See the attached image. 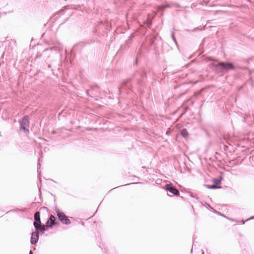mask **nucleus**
Listing matches in <instances>:
<instances>
[{"label": "nucleus", "instance_id": "1", "mask_svg": "<svg viewBox=\"0 0 254 254\" xmlns=\"http://www.w3.org/2000/svg\"><path fill=\"white\" fill-rule=\"evenodd\" d=\"M209 67L216 74L222 75L230 70H235V66L231 62H218L217 64L212 63L209 64Z\"/></svg>", "mask_w": 254, "mask_h": 254}, {"label": "nucleus", "instance_id": "2", "mask_svg": "<svg viewBox=\"0 0 254 254\" xmlns=\"http://www.w3.org/2000/svg\"><path fill=\"white\" fill-rule=\"evenodd\" d=\"M55 210L56 212L59 220L63 224L69 225L71 223L70 220L63 211L59 210L57 207H55Z\"/></svg>", "mask_w": 254, "mask_h": 254}, {"label": "nucleus", "instance_id": "3", "mask_svg": "<svg viewBox=\"0 0 254 254\" xmlns=\"http://www.w3.org/2000/svg\"><path fill=\"white\" fill-rule=\"evenodd\" d=\"M29 117L28 116H24L20 121V130L23 131L26 133H29Z\"/></svg>", "mask_w": 254, "mask_h": 254}, {"label": "nucleus", "instance_id": "4", "mask_svg": "<svg viewBox=\"0 0 254 254\" xmlns=\"http://www.w3.org/2000/svg\"><path fill=\"white\" fill-rule=\"evenodd\" d=\"M164 189L167 192H170L171 194H168V195H175L179 196L180 194V191L179 190L171 183L167 184L165 185Z\"/></svg>", "mask_w": 254, "mask_h": 254}, {"label": "nucleus", "instance_id": "5", "mask_svg": "<svg viewBox=\"0 0 254 254\" xmlns=\"http://www.w3.org/2000/svg\"><path fill=\"white\" fill-rule=\"evenodd\" d=\"M173 5L175 6V7L177 8H179L181 7V6L180 5V4L177 3H175L171 4L166 3L165 4H162L158 6L157 10L158 11V12H159V11H163L165 8H167V7H171Z\"/></svg>", "mask_w": 254, "mask_h": 254}, {"label": "nucleus", "instance_id": "6", "mask_svg": "<svg viewBox=\"0 0 254 254\" xmlns=\"http://www.w3.org/2000/svg\"><path fill=\"white\" fill-rule=\"evenodd\" d=\"M59 223L55 222V217L53 215H51L48 219L46 225L47 227L52 228L54 226L59 225Z\"/></svg>", "mask_w": 254, "mask_h": 254}, {"label": "nucleus", "instance_id": "7", "mask_svg": "<svg viewBox=\"0 0 254 254\" xmlns=\"http://www.w3.org/2000/svg\"><path fill=\"white\" fill-rule=\"evenodd\" d=\"M39 239V234L35 230L31 233L30 243L32 245H35L38 241Z\"/></svg>", "mask_w": 254, "mask_h": 254}, {"label": "nucleus", "instance_id": "8", "mask_svg": "<svg viewBox=\"0 0 254 254\" xmlns=\"http://www.w3.org/2000/svg\"><path fill=\"white\" fill-rule=\"evenodd\" d=\"M34 221L33 222V226L35 227L42 224L40 219V212L37 211L34 215Z\"/></svg>", "mask_w": 254, "mask_h": 254}, {"label": "nucleus", "instance_id": "9", "mask_svg": "<svg viewBox=\"0 0 254 254\" xmlns=\"http://www.w3.org/2000/svg\"><path fill=\"white\" fill-rule=\"evenodd\" d=\"M49 50H50L51 51H55L56 53H59L61 51L63 50V46L60 43H58V45H56L55 46L51 47L50 48H47L44 51V52H46L48 51Z\"/></svg>", "mask_w": 254, "mask_h": 254}, {"label": "nucleus", "instance_id": "10", "mask_svg": "<svg viewBox=\"0 0 254 254\" xmlns=\"http://www.w3.org/2000/svg\"><path fill=\"white\" fill-rule=\"evenodd\" d=\"M46 225H39V226L35 227V231H37L38 233L41 232L42 234H43L46 231Z\"/></svg>", "mask_w": 254, "mask_h": 254}, {"label": "nucleus", "instance_id": "11", "mask_svg": "<svg viewBox=\"0 0 254 254\" xmlns=\"http://www.w3.org/2000/svg\"><path fill=\"white\" fill-rule=\"evenodd\" d=\"M181 134L184 138H186L189 136V133L186 128H183L181 130Z\"/></svg>", "mask_w": 254, "mask_h": 254}, {"label": "nucleus", "instance_id": "12", "mask_svg": "<svg viewBox=\"0 0 254 254\" xmlns=\"http://www.w3.org/2000/svg\"><path fill=\"white\" fill-rule=\"evenodd\" d=\"M206 187L207 189H220L221 188V187L220 186H216L215 185H206Z\"/></svg>", "mask_w": 254, "mask_h": 254}, {"label": "nucleus", "instance_id": "13", "mask_svg": "<svg viewBox=\"0 0 254 254\" xmlns=\"http://www.w3.org/2000/svg\"><path fill=\"white\" fill-rule=\"evenodd\" d=\"M130 81H131L130 78L126 79L123 81V82L122 83V85L127 86L128 88H129V86L128 85V84L130 82Z\"/></svg>", "mask_w": 254, "mask_h": 254}, {"label": "nucleus", "instance_id": "14", "mask_svg": "<svg viewBox=\"0 0 254 254\" xmlns=\"http://www.w3.org/2000/svg\"><path fill=\"white\" fill-rule=\"evenodd\" d=\"M222 180V177H220V179H216V178L213 179L214 185L218 186L221 183Z\"/></svg>", "mask_w": 254, "mask_h": 254}, {"label": "nucleus", "instance_id": "15", "mask_svg": "<svg viewBox=\"0 0 254 254\" xmlns=\"http://www.w3.org/2000/svg\"><path fill=\"white\" fill-rule=\"evenodd\" d=\"M144 23L146 24L148 26V27H149L152 24V20L148 18L146 21L144 22Z\"/></svg>", "mask_w": 254, "mask_h": 254}, {"label": "nucleus", "instance_id": "16", "mask_svg": "<svg viewBox=\"0 0 254 254\" xmlns=\"http://www.w3.org/2000/svg\"><path fill=\"white\" fill-rule=\"evenodd\" d=\"M42 157V155L41 154H40L39 156L38 159V169H37L38 173H40V172L39 170L40 169V166H41L40 157Z\"/></svg>", "mask_w": 254, "mask_h": 254}, {"label": "nucleus", "instance_id": "17", "mask_svg": "<svg viewBox=\"0 0 254 254\" xmlns=\"http://www.w3.org/2000/svg\"><path fill=\"white\" fill-rule=\"evenodd\" d=\"M205 60L206 62H208V61H213V62H218V60H217V59H215L212 57H208L207 58L205 59Z\"/></svg>", "mask_w": 254, "mask_h": 254}, {"label": "nucleus", "instance_id": "18", "mask_svg": "<svg viewBox=\"0 0 254 254\" xmlns=\"http://www.w3.org/2000/svg\"><path fill=\"white\" fill-rule=\"evenodd\" d=\"M171 37H172V40L174 42L175 44L176 45H177V42L176 39V38L175 37V34H174V31H172V32L171 33Z\"/></svg>", "mask_w": 254, "mask_h": 254}, {"label": "nucleus", "instance_id": "19", "mask_svg": "<svg viewBox=\"0 0 254 254\" xmlns=\"http://www.w3.org/2000/svg\"><path fill=\"white\" fill-rule=\"evenodd\" d=\"M203 90V89H201L200 91L194 92L192 97H196L199 95Z\"/></svg>", "mask_w": 254, "mask_h": 254}, {"label": "nucleus", "instance_id": "20", "mask_svg": "<svg viewBox=\"0 0 254 254\" xmlns=\"http://www.w3.org/2000/svg\"><path fill=\"white\" fill-rule=\"evenodd\" d=\"M215 212L217 214H218V215H221L222 216H223L226 218H228L227 217L225 216L224 214H222L221 212H218V211H215Z\"/></svg>", "mask_w": 254, "mask_h": 254}, {"label": "nucleus", "instance_id": "21", "mask_svg": "<svg viewBox=\"0 0 254 254\" xmlns=\"http://www.w3.org/2000/svg\"><path fill=\"white\" fill-rule=\"evenodd\" d=\"M139 74H140V76L141 77V78H142L145 76V73H140Z\"/></svg>", "mask_w": 254, "mask_h": 254}, {"label": "nucleus", "instance_id": "22", "mask_svg": "<svg viewBox=\"0 0 254 254\" xmlns=\"http://www.w3.org/2000/svg\"><path fill=\"white\" fill-rule=\"evenodd\" d=\"M137 62H138V60H137V58L136 57V59H135V61L134 63V64H137Z\"/></svg>", "mask_w": 254, "mask_h": 254}, {"label": "nucleus", "instance_id": "23", "mask_svg": "<svg viewBox=\"0 0 254 254\" xmlns=\"http://www.w3.org/2000/svg\"><path fill=\"white\" fill-rule=\"evenodd\" d=\"M118 90H119V94H121V86L118 88Z\"/></svg>", "mask_w": 254, "mask_h": 254}, {"label": "nucleus", "instance_id": "24", "mask_svg": "<svg viewBox=\"0 0 254 254\" xmlns=\"http://www.w3.org/2000/svg\"><path fill=\"white\" fill-rule=\"evenodd\" d=\"M254 219V216H252V217H251L249 219H247V220H246V221H248L249 220H251V219Z\"/></svg>", "mask_w": 254, "mask_h": 254}, {"label": "nucleus", "instance_id": "25", "mask_svg": "<svg viewBox=\"0 0 254 254\" xmlns=\"http://www.w3.org/2000/svg\"><path fill=\"white\" fill-rule=\"evenodd\" d=\"M254 219V216H252V217H251L249 219H247V220H246V221H248L249 220H251V219Z\"/></svg>", "mask_w": 254, "mask_h": 254}, {"label": "nucleus", "instance_id": "26", "mask_svg": "<svg viewBox=\"0 0 254 254\" xmlns=\"http://www.w3.org/2000/svg\"><path fill=\"white\" fill-rule=\"evenodd\" d=\"M190 196L192 197H195L196 199H198L197 197H195V196L193 195L192 194H190Z\"/></svg>", "mask_w": 254, "mask_h": 254}, {"label": "nucleus", "instance_id": "27", "mask_svg": "<svg viewBox=\"0 0 254 254\" xmlns=\"http://www.w3.org/2000/svg\"><path fill=\"white\" fill-rule=\"evenodd\" d=\"M95 42V40H90V42H89V43H88V44H90V43H93V42Z\"/></svg>", "mask_w": 254, "mask_h": 254}, {"label": "nucleus", "instance_id": "28", "mask_svg": "<svg viewBox=\"0 0 254 254\" xmlns=\"http://www.w3.org/2000/svg\"><path fill=\"white\" fill-rule=\"evenodd\" d=\"M208 205L210 208V209H212V210H214V211L215 212V210H214V209L212 207H211L209 204H208Z\"/></svg>", "mask_w": 254, "mask_h": 254}, {"label": "nucleus", "instance_id": "29", "mask_svg": "<svg viewBox=\"0 0 254 254\" xmlns=\"http://www.w3.org/2000/svg\"><path fill=\"white\" fill-rule=\"evenodd\" d=\"M246 222V221H244V220H242V222H241V223H242V224H244L245 223V222Z\"/></svg>", "mask_w": 254, "mask_h": 254}, {"label": "nucleus", "instance_id": "30", "mask_svg": "<svg viewBox=\"0 0 254 254\" xmlns=\"http://www.w3.org/2000/svg\"><path fill=\"white\" fill-rule=\"evenodd\" d=\"M29 254H33L31 250L30 251Z\"/></svg>", "mask_w": 254, "mask_h": 254}, {"label": "nucleus", "instance_id": "31", "mask_svg": "<svg viewBox=\"0 0 254 254\" xmlns=\"http://www.w3.org/2000/svg\"><path fill=\"white\" fill-rule=\"evenodd\" d=\"M48 68H51V64H49L48 65Z\"/></svg>", "mask_w": 254, "mask_h": 254}, {"label": "nucleus", "instance_id": "32", "mask_svg": "<svg viewBox=\"0 0 254 254\" xmlns=\"http://www.w3.org/2000/svg\"><path fill=\"white\" fill-rule=\"evenodd\" d=\"M81 223L82 225L84 226V223L83 222L81 221Z\"/></svg>", "mask_w": 254, "mask_h": 254}, {"label": "nucleus", "instance_id": "33", "mask_svg": "<svg viewBox=\"0 0 254 254\" xmlns=\"http://www.w3.org/2000/svg\"><path fill=\"white\" fill-rule=\"evenodd\" d=\"M193 245H194V243H193L192 248V249H191V253H192V250H193Z\"/></svg>", "mask_w": 254, "mask_h": 254}, {"label": "nucleus", "instance_id": "34", "mask_svg": "<svg viewBox=\"0 0 254 254\" xmlns=\"http://www.w3.org/2000/svg\"><path fill=\"white\" fill-rule=\"evenodd\" d=\"M132 35H131V36H129V38H130V39H131V38H132Z\"/></svg>", "mask_w": 254, "mask_h": 254}, {"label": "nucleus", "instance_id": "35", "mask_svg": "<svg viewBox=\"0 0 254 254\" xmlns=\"http://www.w3.org/2000/svg\"><path fill=\"white\" fill-rule=\"evenodd\" d=\"M55 133V131H53L52 132V133H53V134H54Z\"/></svg>", "mask_w": 254, "mask_h": 254}, {"label": "nucleus", "instance_id": "36", "mask_svg": "<svg viewBox=\"0 0 254 254\" xmlns=\"http://www.w3.org/2000/svg\"><path fill=\"white\" fill-rule=\"evenodd\" d=\"M202 254H204V252H202Z\"/></svg>", "mask_w": 254, "mask_h": 254}, {"label": "nucleus", "instance_id": "37", "mask_svg": "<svg viewBox=\"0 0 254 254\" xmlns=\"http://www.w3.org/2000/svg\"><path fill=\"white\" fill-rule=\"evenodd\" d=\"M213 1H215L216 0H212Z\"/></svg>", "mask_w": 254, "mask_h": 254}]
</instances>
